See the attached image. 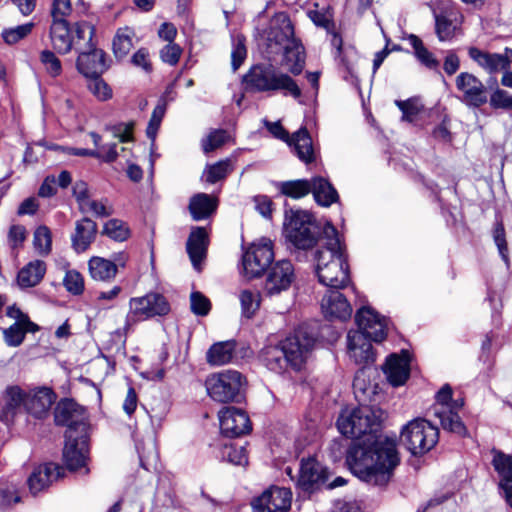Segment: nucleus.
<instances>
[{
  "label": "nucleus",
  "instance_id": "obj_4",
  "mask_svg": "<svg viewBox=\"0 0 512 512\" xmlns=\"http://www.w3.org/2000/svg\"><path fill=\"white\" fill-rule=\"evenodd\" d=\"M244 81L255 92L281 91L285 96L290 95L294 99H299L302 95L297 82L272 64L254 65L244 76Z\"/></svg>",
  "mask_w": 512,
  "mask_h": 512
},
{
  "label": "nucleus",
  "instance_id": "obj_55",
  "mask_svg": "<svg viewBox=\"0 0 512 512\" xmlns=\"http://www.w3.org/2000/svg\"><path fill=\"white\" fill-rule=\"evenodd\" d=\"M228 134L226 130L217 129L209 133V135L203 139L202 148L205 153L211 152L221 147L227 140Z\"/></svg>",
  "mask_w": 512,
  "mask_h": 512
},
{
  "label": "nucleus",
  "instance_id": "obj_58",
  "mask_svg": "<svg viewBox=\"0 0 512 512\" xmlns=\"http://www.w3.org/2000/svg\"><path fill=\"white\" fill-rule=\"evenodd\" d=\"M164 114L165 106L162 104L157 105L152 112L150 121L146 129V134L148 138L151 139L152 141H154V139L156 138Z\"/></svg>",
  "mask_w": 512,
  "mask_h": 512
},
{
  "label": "nucleus",
  "instance_id": "obj_21",
  "mask_svg": "<svg viewBox=\"0 0 512 512\" xmlns=\"http://www.w3.org/2000/svg\"><path fill=\"white\" fill-rule=\"evenodd\" d=\"M220 429L226 437H239L251 431L248 415L241 409L225 407L219 411Z\"/></svg>",
  "mask_w": 512,
  "mask_h": 512
},
{
  "label": "nucleus",
  "instance_id": "obj_13",
  "mask_svg": "<svg viewBox=\"0 0 512 512\" xmlns=\"http://www.w3.org/2000/svg\"><path fill=\"white\" fill-rule=\"evenodd\" d=\"M315 343V338L303 326L282 341V349L286 353V360L294 370H300L305 363Z\"/></svg>",
  "mask_w": 512,
  "mask_h": 512
},
{
  "label": "nucleus",
  "instance_id": "obj_22",
  "mask_svg": "<svg viewBox=\"0 0 512 512\" xmlns=\"http://www.w3.org/2000/svg\"><path fill=\"white\" fill-rule=\"evenodd\" d=\"M85 45L87 50L83 49L82 46L81 49H77L79 51L76 61L78 71L86 78L101 76L107 69L105 53L100 49L94 48L91 41L86 40Z\"/></svg>",
  "mask_w": 512,
  "mask_h": 512
},
{
  "label": "nucleus",
  "instance_id": "obj_54",
  "mask_svg": "<svg viewBox=\"0 0 512 512\" xmlns=\"http://www.w3.org/2000/svg\"><path fill=\"white\" fill-rule=\"evenodd\" d=\"M395 104L402 112V120L407 122H413L422 110V106L416 99L396 100Z\"/></svg>",
  "mask_w": 512,
  "mask_h": 512
},
{
  "label": "nucleus",
  "instance_id": "obj_8",
  "mask_svg": "<svg viewBox=\"0 0 512 512\" xmlns=\"http://www.w3.org/2000/svg\"><path fill=\"white\" fill-rule=\"evenodd\" d=\"M435 398L436 402L432 407V412L439 419L441 427L459 436L466 435V427L458 414L464 405L463 400L452 399V388L449 384L443 385Z\"/></svg>",
  "mask_w": 512,
  "mask_h": 512
},
{
  "label": "nucleus",
  "instance_id": "obj_7",
  "mask_svg": "<svg viewBox=\"0 0 512 512\" xmlns=\"http://www.w3.org/2000/svg\"><path fill=\"white\" fill-rule=\"evenodd\" d=\"M93 34L94 28L87 22L76 23L72 29L66 20H57L50 27L51 44L59 54H67L73 47L81 49V41H92Z\"/></svg>",
  "mask_w": 512,
  "mask_h": 512
},
{
  "label": "nucleus",
  "instance_id": "obj_47",
  "mask_svg": "<svg viewBox=\"0 0 512 512\" xmlns=\"http://www.w3.org/2000/svg\"><path fill=\"white\" fill-rule=\"evenodd\" d=\"M33 245L40 255H48L52 249V234L50 229L45 226L36 228L33 236Z\"/></svg>",
  "mask_w": 512,
  "mask_h": 512
},
{
  "label": "nucleus",
  "instance_id": "obj_18",
  "mask_svg": "<svg viewBox=\"0 0 512 512\" xmlns=\"http://www.w3.org/2000/svg\"><path fill=\"white\" fill-rule=\"evenodd\" d=\"M57 425L66 426L67 430H73L74 435L87 433L84 409L71 399L61 400L54 412Z\"/></svg>",
  "mask_w": 512,
  "mask_h": 512
},
{
  "label": "nucleus",
  "instance_id": "obj_2",
  "mask_svg": "<svg viewBox=\"0 0 512 512\" xmlns=\"http://www.w3.org/2000/svg\"><path fill=\"white\" fill-rule=\"evenodd\" d=\"M322 239L323 244L315 251L314 256L318 280L329 290L343 289L350 282L345 246L331 223L324 226Z\"/></svg>",
  "mask_w": 512,
  "mask_h": 512
},
{
  "label": "nucleus",
  "instance_id": "obj_15",
  "mask_svg": "<svg viewBox=\"0 0 512 512\" xmlns=\"http://www.w3.org/2000/svg\"><path fill=\"white\" fill-rule=\"evenodd\" d=\"M130 314L139 320L155 316L167 315L170 304L160 293H148L142 297H134L129 301Z\"/></svg>",
  "mask_w": 512,
  "mask_h": 512
},
{
  "label": "nucleus",
  "instance_id": "obj_49",
  "mask_svg": "<svg viewBox=\"0 0 512 512\" xmlns=\"http://www.w3.org/2000/svg\"><path fill=\"white\" fill-rule=\"evenodd\" d=\"M40 62L45 68L47 74L53 78L62 73V64L59 58L50 50L45 49L40 53Z\"/></svg>",
  "mask_w": 512,
  "mask_h": 512
},
{
  "label": "nucleus",
  "instance_id": "obj_11",
  "mask_svg": "<svg viewBox=\"0 0 512 512\" xmlns=\"http://www.w3.org/2000/svg\"><path fill=\"white\" fill-rule=\"evenodd\" d=\"M274 259L273 244L262 238L251 244L242 257L243 272L249 279L260 277Z\"/></svg>",
  "mask_w": 512,
  "mask_h": 512
},
{
  "label": "nucleus",
  "instance_id": "obj_17",
  "mask_svg": "<svg viewBox=\"0 0 512 512\" xmlns=\"http://www.w3.org/2000/svg\"><path fill=\"white\" fill-rule=\"evenodd\" d=\"M355 322L360 333L365 334L374 342H382L387 335V322L370 306L361 307L355 315Z\"/></svg>",
  "mask_w": 512,
  "mask_h": 512
},
{
  "label": "nucleus",
  "instance_id": "obj_9",
  "mask_svg": "<svg viewBox=\"0 0 512 512\" xmlns=\"http://www.w3.org/2000/svg\"><path fill=\"white\" fill-rule=\"evenodd\" d=\"M438 439V428L423 418L411 420L401 431L402 443L415 456L430 451L437 444Z\"/></svg>",
  "mask_w": 512,
  "mask_h": 512
},
{
  "label": "nucleus",
  "instance_id": "obj_45",
  "mask_svg": "<svg viewBox=\"0 0 512 512\" xmlns=\"http://www.w3.org/2000/svg\"><path fill=\"white\" fill-rule=\"evenodd\" d=\"M492 464L498 474L501 476V481L504 483H512V456L504 454L501 451H495Z\"/></svg>",
  "mask_w": 512,
  "mask_h": 512
},
{
  "label": "nucleus",
  "instance_id": "obj_10",
  "mask_svg": "<svg viewBox=\"0 0 512 512\" xmlns=\"http://www.w3.org/2000/svg\"><path fill=\"white\" fill-rule=\"evenodd\" d=\"M371 341L369 337L359 331H349L347 334L348 356L356 365L361 367L353 381V387L356 390H365L361 376L364 375V368L372 365L375 361V353Z\"/></svg>",
  "mask_w": 512,
  "mask_h": 512
},
{
  "label": "nucleus",
  "instance_id": "obj_29",
  "mask_svg": "<svg viewBox=\"0 0 512 512\" xmlns=\"http://www.w3.org/2000/svg\"><path fill=\"white\" fill-rule=\"evenodd\" d=\"M209 236L204 227L192 228L186 243L187 253L196 270L201 269V262L206 257Z\"/></svg>",
  "mask_w": 512,
  "mask_h": 512
},
{
  "label": "nucleus",
  "instance_id": "obj_6",
  "mask_svg": "<svg viewBox=\"0 0 512 512\" xmlns=\"http://www.w3.org/2000/svg\"><path fill=\"white\" fill-rule=\"evenodd\" d=\"M246 383V378L240 372L229 369L210 375L205 385L212 400L229 403L241 400Z\"/></svg>",
  "mask_w": 512,
  "mask_h": 512
},
{
  "label": "nucleus",
  "instance_id": "obj_41",
  "mask_svg": "<svg viewBox=\"0 0 512 512\" xmlns=\"http://www.w3.org/2000/svg\"><path fill=\"white\" fill-rule=\"evenodd\" d=\"M134 32L129 27L119 28L113 38V53L116 58L123 59L133 47Z\"/></svg>",
  "mask_w": 512,
  "mask_h": 512
},
{
  "label": "nucleus",
  "instance_id": "obj_40",
  "mask_svg": "<svg viewBox=\"0 0 512 512\" xmlns=\"http://www.w3.org/2000/svg\"><path fill=\"white\" fill-rule=\"evenodd\" d=\"M241 314L245 318H252L260 308L261 294L257 289H242L238 294Z\"/></svg>",
  "mask_w": 512,
  "mask_h": 512
},
{
  "label": "nucleus",
  "instance_id": "obj_52",
  "mask_svg": "<svg viewBox=\"0 0 512 512\" xmlns=\"http://www.w3.org/2000/svg\"><path fill=\"white\" fill-rule=\"evenodd\" d=\"M233 48L231 52V66L233 71H236L244 62L247 56L245 46V38L238 35L232 40Z\"/></svg>",
  "mask_w": 512,
  "mask_h": 512
},
{
  "label": "nucleus",
  "instance_id": "obj_50",
  "mask_svg": "<svg viewBox=\"0 0 512 512\" xmlns=\"http://www.w3.org/2000/svg\"><path fill=\"white\" fill-rule=\"evenodd\" d=\"M34 27V23H26L17 27L3 30L2 38L5 43L12 45L28 36Z\"/></svg>",
  "mask_w": 512,
  "mask_h": 512
},
{
  "label": "nucleus",
  "instance_id": "obj_33",
  "mask_svg": "<svg viewBox=\"0 0 512 512\" xmlns=\"http://www.w3.org/2000/svg\"><path fill=\"white\" fill-rule=\"evenodd\" d=\"M311 193L313 194L315 202L323 207H329L333 203L338 202L339 195L334 186L328 179L317 176L310 179Z\"/></svg>",
  "mask_w": 512,
  "mask_h": 512
},
{
  "label": "nucleus",
  "instance_id": "obj_14",
  "mask_svg": "<svg viewBox=\"0 0 512 512\" xmlns=\"http://www.w3.org/2000/svg\"><path fill=\"white\" fill-rule=\"evenodd\" d=\"M459 99L469 108H479L488 102V89L484 83L469 72H461L455 78Z\"/></svg>",
  "mask_w": 512,
  "mask_h": 512
},
{
  "label": "nucleus",
  "instance_id": "obj_3",
  "mask_svg": "<svg viewBox=\"0 0 512 512\" xmlns=\"http://www.w3.org/2000/svg\"><path fill=\"white\" fill-rule=\"evenodd\" d=\"M269 54L283 51V65L292 75H299L305 67V49L299 39L294 37V27L290 18L279 15L274 20L267 37Z\"/></svg>",
  "mask_w": 512,
  "mask_h": 512
},
{
  "label": "nucleus",
  "instance_id": "obj_36",
  "mask_svg": "<svg viewBox=\"0 0 512 512\" xmlns=\"http://www.w3.org/2000/svg\"><path fill=\"white\" fill-rule=\"evenodd\" d=\"M89 273L96 281L108 282L117 275V264L111 260L94 256L88 262Z\"/></svg>",
  "mask_w": 512,
  "mask_h": 512
},
{
  "label": "nucleus",
  "instance_id": "obj_19",
  "mask_svg": "<svg viewBox=\"0 0 512 512\" xmlns=\"http://www.w3.org/2000/svg\"><path fill=\"white\" fill-rule=\"evenodd\" d=\"M292 493L288 488L271 487L252 501L253 512H287Z\"/></svg>",
  "mask_w": 512,
  "mask_h": 512
},
{
  "label": "nucleus",
  "instance_id": "obj_51",
  "mask_svg": "<svg viewBox=\"0 0 512 512\" xmlns=\"http://www.w3.org/2000/svg\"><path fill=\"white\" fill-rule=\"evenodd\" d=\"M66 290L73 295H80L84 291V278L77 270H68L63 279Z\"/></svg>",
  "mask_w": 512,
  "mask_h": 512
},
{
  "label": "nucleus",
  "instance_id": "obj_25",
  "mask_svg": "<svg viewBox=\"0 0 512 512\" xmlns=\"http://www.w3.org/2000/svg\"><path fill=\"white\" fill-rule=\"evenodd\" d=\"M56 394L47 386L35 387L26 391V412L35 418H44L53 403Z\"/></svg>",
  "mask_w": 512,
  "mask_h": 512
},
{
  "label": "nucleus",
  "instance_id": "obj_44",
  "mask_svg": "<svg viewBox=\"0 0 512 512\" xmlns=\"http://www.w3.org/2000/svg\"><path fill=\"white\" fill-rule=\"evenodd\" d=\"M280 191L282 194L288 197L299 199L310 193L311 181L308 179H298L282 182Z\"/></svg>",
  "mask_w": 512,
  "mask_h": 512
},
{
  "label": "nucleus",
  "instance_id": "obj_62",
  "mask_svg": "<svg viewBox=\"0 0 512 512\" xmlns=\"http://www.w3.org/2000/svg\"><path fill=\"white\" fill-rule=\"evenodd\" d=\"M493 238H494V242L498 248L500 256L502 257V259L505 262H507L508 255H507V245H506V239H505V230L501 223H497L495 225V228L493 231Z\"/></svg>",
  "mask_w": 512,
  "mask_h": 512
},
{
  "label": "nucleus",
  "instance_id": "obj_53",
  "mask_svg": "<svg viewBox=\"0 0 512 512\" xmlns=\"http://www.w3.org/2000/svg\"><path fill=\"white\" fill-rule=\"evenodd\" d=\"M17 486L13 483H0V508H5L20 502Z\"/></svg>",
  "mask_w": 512,
  "mask_h": 512
},
{
  "label": "nucleus",
  "instance_id": "obj_61",
  "mask_svg": "<svg viewBox=\"0 0 512 512\" xmlns=\"http://www.w3.org/2000/svg\"><path fill=\"white\" fill-rule=\"evenodd\" d=\"M490 105L494 108L512 109V96L497 88L490 96Z\"/></svg>",
  "mask_w": 512,
  "mask_h": 512
},
{
  "label": "nucleus",
  "instance_id": "obj_63",
  "mask_svg": "<svg viewBox=\"0 0 512 512\" xmlns=\"http://www.w3.org/2000/svg\"><path fill=\"white\" fill-rule=\"evenodd\" d=\"M70 0H54L51 9L53 21L65 20V17L71 13Z\"/></svg>",
  "mask_w": 512,
  "mask_h": 512
},
{
  "label": "nucleus",
  "instance_id": "obj_32",
  "mask_svg": "<svg viewBox=\"0 0 512 512\" xmlns=\"http://www.w3.org/2000/svg\"><path fill=\"white\" fill-rule=\"evenodd\" d=\"M217 207L218 199L215 196L197 193L190 198L188 209L194 221H201L214 214Z\"/></svg>",
  "mask_w": 512,
  "mask_h": 512
},
{
  "label": "nucleus",
  "instance_id": "obj_38",
  "mask_svg": "<svg viewBox=\"0 0 512 512\" xmlns=\"http://www.w3.org/2000/svg\"><path fill=\"white\" fill-rule=\"evenodd\" d=\"M235 342L225 341L213 344L207 352V361L211 365L221 366L229 363L234 355Z\"/></svg>",
  "mask_w": 512,
  "mask_h": 512
},
{
  "label": "nucleus",
  "instance_id": "obj_12",
  "mask_svg": "<svg viewBox=\"0 0 512 512\" xmlns=\"http://www.w3.org/2000/svg\"><path fill=\"white\" fill-rule=\"evenodd\" d=\"M266 127L275 138L293 147L295 154L302 162L309 164L315 160L312 139L306 128H300L290 137L280 122H266Z\"/></svg>",
  "mask_w": 512,
  "mask_h": 512
},
{
  "label": "nucleus",
  "instance_id": "obj_35",
  "mask_svg": "<svg viewBox=\"0 0 512 512\" xmlns=\"http://www.w3.org/2000/svg\"><path fill=\"white\" fill-rule=\"evenodd\" d=\"M46 273V264L42 260H34L25 265L18 273V284L23 288L34 287L40 283Z\"/></svg>",
  "mask_w": 512,
  "mask_h": 512
},
{
  "label": "nucleus",
  "instance_id": "obj_64",
  "mask_svg": "<svg viewBox=\"0 0 512 512\" xmlns=\"http://www.w3.org/2000/svg\"><path fill=\"white\" fill-rule=\"evenodd\" d=\"M73 196L79 205V209L84 208L86 203L90 200L87 184L83 181L76 182L73 186Z\"/></svg>",
  "mask_w": 512,
  "mask_h": 512
},
{
  "label": "nucleus",
  "instance_id": "obj_26",
  "mask_svg": "<svg viewBox=\"0 0 512 512\" xmlns=\"http://www.w3.org/2000/svg\"><path fill=\"white\" fill-rule=\"evenodd\" d=\"M384 373L389 383L395 387L405 384L410 376V354L402 350L400 354H391L385 363Z\"/></svg>",
  "mask_w": 512,
  "mask_h": 512
},
{
  "label": "nucleus",
  "instance_id": "obj_5",
  "mask_svg": "<svg viewBox=\"0 0 512 512\" xmlns=\"http://www.w3.org/2000/svg\"><path fill=\"white\" fill-rule=\"evenodd\" d=\"M284 228L287 239L303 250L312 248L324 230L312 213L299 209L285 212Z\"/></svg>",
  "mask_w": 512,
  "mask_h": 512
},
{
  "label": "nucleus",
  "instance_id": "obj_31",
  "mask_svg": "<svg viewBox=\"0 0 512 512\" xmlns=\"http://www.w3.org/2000/svg\"><path fill=\"white\" fill-rule=\"evenodd\" d=\"M97 230L96 222L88 217L76 221L74 232L71 235L72 248L77 253L85 252L94 242Z\"/></svg>",
  "mask_w": 512,
  "mask_h": 512
},
{
  "label": "nucleus",
  "instance_id": "obj_46",
  "mask_svg": "<svg viewBox=\"0 0 512 512\" xmlns=\"http://www.w3.org/2000/svg\"><path fill=\"white\" fill-rule=\"evenodd\" d=\"M220 453L223 460L233 465L241 466L248 463V457L244 446L224 444Z\"/></svg>",
  "mask_w": 512,
  "mask_h": 512
},
{
  "label": "nucleus",
  "instance_id": "obj_34",
  "mask_svg": "<svg viewBox=\"0 0 512 512\" xmlns=\"http://www.w3.org/2000/svg\"><path fill=\"white\" fill-rule=\"evenodd\" d=\"M435 32L440 41L451 40L459 29L460 21L454 11L435 14Z\"/></svg>",
  "mask_w": 512,
  "mask_h": 512
},
{
  "label": "nucleus",
  "instance_id": "obj_23",
  "mask_svg": "<svg viewBox=\"0 0 512 512\" xmlns=\"http://www.w3.org/2000/svg\"><path fill=\"white\" fill-rule=\"evenodd\" d=\"M294 267L289 260L276 262L269 270L265 282V291L269 296L287 290L294 280Z\"/></svg>",
  "mask_w": 512,
  "mask_h": 512
},
{
  "label": "nucleus",
  "instance_id": "obj_39",
  "mask_svg": "<svg viewBox=\"0 0 512 512\" xmlns=\"http://www.w3.org/2000/svg\"><path fill=\"white\" fill-rule=\"evenodd\" d=\"M36 330H38L37 325L30 320L15 322L4 330L5 341L9 346H19L23 342L27 332H34Z\"/></svg>",
  "mask_w": 512,
  "mask_h": 512
},
{
  "label": "nucleus",
  "instance_id": "obj_27",
  "mask_svg": "<svg viewBox=\"0 0 512 512\" xmlns=\"http://www.w3.org/2000/svg\"><path fill=\"white\" fill-rule=\"evenodd\" d=\"M340 289L328 290L321 302L326 317L347 320L351 317L352 307Z\"/></svg>",
  "mask_w": 512,
  "mask_h": 512
},
{
  "label": "nucleus",
  "instance_id": "obj_20",
  "mask_svg": "<svg viewBox=\"0 0 512 512\" xmlns=\"http://www.w3.org/2000/svg\"><path fill=\"white\" fill-rule=\"evenodd\" d=\"M328 479L326 468L315 458L302 459L297 486L304 492H313Z\"/></svg>",
  "mask_w": 512,
  "mask_h": 512
},
{
  "label": "nucleus",
  "instance_id": "obj_30",
  "mask_svg": "<svg viewBox=\"0 0 512 512\" xmlns=\"http://www.w3.org/2000/svg\"><path fill=\"white\" fill-rule=\"evenodd\" d=\"M22 410L26 412V391L18 385L8 386L2 394V418L11 420Z\"/></svg>",
  "mask_w": 512,
  "mask_h": 512
},
{
  "label": "nucleus",
  "instance_id": "obj_57",
  "mask_svg": "<svg viewBox=\"0 0 512 512\" xmlns=\"http://www.w3.org/2000/svg\"><path fill=\"white\" fill-rule=\"evenodd\" d=\"M87 79H90L88 88L94 96L100 100H107L111 97V89L100 76L87 77Z\"/></svg>",
  "mask_w": 512,
  "mask_h": 512
},
{
  "label": "nucleus",
  "instance_id": "obj_56",
  "mask_svg": "<svg viewBox=\"0 0 512 512\" xmlns=\"http://www.w3.org/2000/svg\"><path fill=\"white\" fill-rule=\"evenodd\" d=\"M191 310L194 314L205 316L211 309L210 300L201 292H192L190 296Z\"/></svg>",
  "mask_w": 512,
  "mask_h": 512
},
{
  "label": "nucleus",
  "instance_id": "obj_42",
  "mask_svg": "<svg viewBox=\"0 0 512 512\" xmlns=\"http://www.w3.org/2000/svg\"><path fill=\"white\" fill-rule=\"evenodd\" d=\"M409 44L414 49L415 57L427 68L436 69L439 66L438 60L434 55L424 46L422 40L414 35L410 34L407 38Z\"/></svg>",
  "mask_w": 512,
  "mask_h": 512
},
{
  "label": "nucleus",
  "instance_id": "obj_59",
  "mask_svg": "<svg viewBox=\"0 0 512 512\" xmlns=\"http://www.w3.org/2000/svg\"><path fill=\"white\" fill-rule=\"evenodd\" d=\"M182 48L176 43H168L160 50V58L164 63L174 66L178 63Z\"/></svg>",
  "mask_w": 512,
  "mask_h": 512
},
{
  "label": "nucleus",
  "instance_id": "obj_43",
  "mask_svg": "<svg viewBox=\"0 0 512 512\" xmlns=\"http://www.w3.org/2000/svg\"><path fill=\"white\" fill-rule=\"evenodd\" d=\"M232 172L230 159H225L208 165L203 172V178L207 183L214 184L225 179Z\"/></svg>",
  "mask_w": 512,
  "mask_h": 512
},
{
  "label": "nucleus",
  "instance_id": "obj_28",
  "mask_svg": "<svg viewBox=\"0 0 512 512\" xmlns=\"http://www.w3.org/2000/svg\"><path fill=\"white\" fill-rule=\"evenodd\" d=\"M64 473L61 466L54 463L40 465L34 469L27 480L29 490L33 495L46 489L54 480Z\"/></svg>",
  "mask_w": 512,
  "mask_h": 512
},
{
  "label": "nucleus",
  "instance_id": "obj_60",
  "mask_svg": "<svg viewBox=\"0 0 512 512\" xmlns=\"http://www.w3.org/2000/svg\"><path fill=\"white\" fill-rule=\"evenodd\" d=\"M105 201H96L90 199L84 208L80 211L83 213L92 212L96 217H108L112 214L113 210L110 206L106 205Z\"/></svg>",
  "mask_w": 512,
  "mask_h": 512
},
{
  "label": "nucleus",
  "instance_id": "obj_24",
  "mask_svg": "<svg viewBox=\"0 0 512 512\" xmlns=\"http://www.w3.org/2000/svg\"><path fill=\"white\" fill-rule=\"evenodd\" d=\"M469 57L476 62L482 69L490 74L506 70L512 63V49L506 48L503 54L489 53L480 50L477 47L468 49Z\"/></svg>",
  "mask_w": 512,
  "mask_h": 512
},
{
  "label": "nucleus",
  "instance_id": "obj_1",
  "mask_svg": "<svg viewBox=\"0 0 512 512\" xmlns=\"http://www.w3.org/2000/svg\"><path fill=\"white\" fill-rule=\"evenodd\" d=\"M378 423L375 411L362 406L343 410L337 427L344 436L356 439L346 455L351 472L362 481L381 486L390 480L393 469L399 464V457L394 440L370 434Z\"/></svg>",
  "mask_w": 512,
  "mask_h": 512
},
{
  "label": "nucleus",
  "instance_id": "obj_37",
  "mask_svg": "<svg viewBox=\"0 0 512 512\" xmlns=\"http://www.w3.org/2000/svg\"><path fill=\"white\" fill-rule=\"evenodd\" d=\"M262 359L270 370L278 373L284 371L289 366V362L286 360V353L282 349V341L279 345L265 347L262 350Z\"/></svg>",
  "mask_w": 512,
  "mask_h": 512
},
{
  "label": "nucleus",
  "instance_id": "obj_48",
  "mask_svg": "<svg viewBox=\"0 0 512 512\" xmlns=\"http://www.w3.org/2000/svg\"><path fill=\"white\" fill-rule=\"evenodd\" d=\"M103 233L115 241L122 242L129 237L130 230L122 220L110 219L105 223Z\"/></svg>",
  "mask_w": 512,
  "mask_h": 512
},
{
  "label": "nucleus",
  "instance_id": "obj_16",
  "mask_svg": "<svg viewBox=\"0 0 512 512\" xmlns=\"http://www.w3.org/2000/svg\"><path fill=\"white\" fill-rule=\"evenodd\" d=\"M66 443L63 449V460L70 471H77L86 467L88 460V435L82 433L74 435V431L66 430Z\"/></svg>",
  "mask_w": 512,
  "mask_h": 512
}]
</instances>
